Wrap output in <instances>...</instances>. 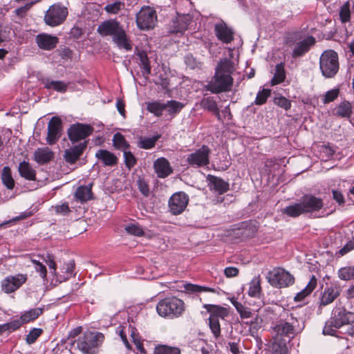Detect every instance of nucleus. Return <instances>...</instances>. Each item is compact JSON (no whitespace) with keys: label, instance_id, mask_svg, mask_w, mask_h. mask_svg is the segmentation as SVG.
<instances>
[{"label":"nucleus","instance_id":"f257e3e1","mask_svg":"<svg viewBox=\"0 0 354 354\" xmlns=\"http://www.w3.org/2000/svg\"><path fill=\"white\" fill-rule=\"evenodd\" d=\"M234 70L232 61L228 59L221 60L217 64L213 78L206 86L207 90L213 93L230 91L233 84L232 74Z\"/></svg>","mask_w":354,"mask_h":354},{"label":"nucleus","instance_id":"f03ea898","mask_svg":"<svg viewBox=\"0 0 354 354\" xmlns=\"http://www.w3.org/2000/svg\"><path fill=\"white\" fill-rule=\"evenodd\" d=\"M97 33L102 37H111L112 41L120 49L127 51L132 50L131 41L123 26L116 19H110L102 22L97 28Z\"/></svg>","mask_w":354,"mask_h":354},{"label":"nucleus","instance_id":"7ed1b4c3","mask_svg":"<svg viewBox=\"0 0 354 354\" xmlns=\"http://www.w3.org/2000/svg\"><path fill=\"white\" fill-rule=\"evenodd\" d=\"M104 340L102 333L87 331L80 336L75 342L77 348L84 354H95Z\"/></svg>","mask_w":354,"mask_h":354},{"label":"nucleus","instance_id":"20e7f679","mask_svg":"<svg viewBox=\"0 0 354 354\" xmlns=\"http://www.w3.org/2000/svg\"><path fill=\"white\" fill-rule=\"evenodd\" d=\"M273 329L277 335L290 337L293 336L297 330H301V328L297 317L289 310H283Z\"/></svg>","mask_w":354,"mask_h":354},{"label":"nucleus","instance_id":"39448f33","mask_svg":"<svg viewBox=\"0 0 354 354\" xmlns=\"http://www.w3.org/2000/svg\"><path fill=\"white\" fill-rule=\"evenodd\" d=\"M156 310L158 315L163 317H178L185 310L184 302L175 297H167L158 303Z\"/></svg>","mask_w":354,"mask_h":354},{"label":"nucleus","instance_id":"423d86ee","mask_svg":"<svg viewBox=\"0 0 354 354\" xmlns=\"http://www.w3.org/2000/svg\"><path fill=\"white\" fill-rule=\"evenodd\" d=\"M209 314V326L213 336L218 339L221 335L220 319H225L229 315L227 308L214 304H204L203 306Z\"/></svg>","mask_w":354,"mask_h":354},{"label":"nucleus","instance_id":"0eeeda50","mask_svg":"<svg viewBox=\"0 0 354 354\" xmlns=\"http://www.w3.org/2000/svg\"><path fill=\"white\" fill-rule=\"evenodd\" d=\"M319 68L325 77H333L339 68L337 53L333 50L324 51L319 58Z\"/></svg>","mask_w":354,"mask_h":354},{"label":"nucleus","instance_id":"6e6552de","mask_svg":"<svg viewBox=\"0 0 354 354\" xmlns=\"http://www.w3.org/2000/svg\"><path fill=\"white\" fill-rule=\"evenodd\" d=\"M266 279L272 286L277 288L289 286L295 282L294 277L281 268H275L269 271Z\"/></svg>","mask_w":354,"mask_h":354},{"label":"nucleus","instance_id":"1a4fd4ad","mask_svg":"<svg viewBox=\"0 0 354 354\" xmlns=\"http://www.w3.org/2000/svg\"><path fill=\"white\" fill-rule=\"evenodd\" d=\"M68 8L62 3H54L50 6L44 15L46 25L55 27L63 24L68 16Z\"/></svg>","mask_w":354,"mask_h":354},{"label":"nucleus","instance_id":"9d476101","mask_svg":"<svg viewBox=\"0 0 354 354\" xmlns=\"http://www.w3.org/2000/svg\"><path fill=\"white\" fill-rule=\"evenodd\" d=\"M136 21L140 30H151L157 23L156 11L149 6H143L137 13Z\"/></svg>","mask_w":354,"mask_h":354},{"label":"nucleus","instance_id":"9b49d317","mask_svg":"<svg viewBox=\"0 0 354 354\" xmlns=\"http://www.w3.org/2000/svg\"><path fill=\"white\" fill-rule=\"evenodd\" d=\"M304 212L315 217L322 216L319 213L324 207V201L322 198L317 197L312 194H306L300 198Z\"/></svg>","mask_w":354,"mask_h":354},{"label":"nucleus","instance_id":"f8f14e48","mask_svg":"<svg viewBox=\"0 0 354 354\" xmlns=\"http://www.w3.org/2000/svg\"><path fill=\"white\" fill-rule=\"evenodd\" d=\"M210 153V149L207 145H203L194 153L188 154L186 161L194 168L206 166L209 163Z\"/></svg>","mask_w":354,"mask_h":354},{"label":"nucleus","instance_id":"ddd939ff","mask_svg":"<svg viewBox=\"0 0 354 354\" xmlns=\"http://www.w3.org/2000/svg\"><path fill=\"white\" fill-rule=\"evenodd\" d=\"M189 201V196L184 192L173 194L169 199L168 207L172 215L182 214L187 207Z\"/></svg>","mask_w":354,"mask_h":354},{"label":"nucleus","instance_id":"4468645a","mask_svg":"<svg viewBox=\"0 0 354 354\" xmlns=\"http://www.w3.org/2000/svg\"><path fill=\"white\" fill-rule=\"evenodd\" d=\"M93 127L90 124L76 123L68 129V136L71 142H77L92 134Z\"/></svg>","mask_w":354,"mask_h":354},{"label":"nucleus","instance_id":"2eb2a0df","mask_svg":"<svg viewBox=\"0 0 354 354\" xmlns=\"http://www.w3.org/2000/svg\"><path fill=\"white\" fill-rule=\"evenodd\" d=\"M27 279V275L24 274L7 276L1 281V290L6 294L12 293L21 287Z\"/></svg>","mask_w":354,"mask_h":354},{"label":"nucleus","instance_id":"dca6fc26","mask_svg":"<svg viewBox=\"0 0 354 354\" xmlns=\"http://www.w3.org/2000/svg\"><path fill=\"white\" fill-rule=\"evenodd\" d=\"M62 120L57 116L52 117L48 124L47 143L50 145L55 144L62 136Z\"/></svg>","mask_w":354,"mask_h":354},{"label":"nucleus","instance_id":"f3484780","mask_svg":"<svg viewBox=\"0 0 354 354\" xmlns=\"http://www.w3.org/2000/svg\"><path fill=\"white\" fill-rule=\"evenodd\" d=\"M331 318L334 320L336 327H342L354 322V313L346 310L344 307L336 306L333 308Z\"/></svg>","mask_w":354,"mask_h":354},{"label":"nucleus","instance_id":"a211bd4d","mask_svg":"<svg viewBox=\"0 0 354 354\" xmlns=\"http://www.w3.org/2000/svg\"><path fill=\"white\" fill-rule=\"evenodd\" d=\"M339 294L340 289L339 287L327 286L324 288L323 292L321 293L319 301L318 302V310L319 313H321L323 307L333 303Z\"/></svg>","mask_w":354,"mask_h":354},{"label":"nucleus","instance_id":"6ab92c4d","mask_svg":"<svg viewBox=\"0 0 354 354\" xmlns=\"http://www.w3.org/2000/svg\"><path fill=\"white\" fill-rule=\"evenodd\" d=\"M214 30L217 39L223 44H230L234 39L233 30L223 21L214 25Z\"/></svg>","mask_w":354,"mask_h":354},{"label":"nucleus","instance_id":"aec40b11","mask_svg":"<svg viewBox=\"0 0 354 354\" xmlns=\"http://www.w3.org/2000/svg\"><path fill=\"white\" fill-rule=\"evenodd\" d=\"M315 38L313 36H308L303 40L297 42L292 50V57L293 58L303 57L315 45Z\"/></svg>","mask_w":354,"mask_h":354},{"label":"nucleus","instance_id":"412c9836","mask_svg":"<svg viewBox=\"0 0 354 354\" xmlns=\"http://www.w3.org/2000/svg\"><path fill=\"white\" fill-rule=\"evenodd\" d=\"M35 42L40 49L51 50L57 46L59 39L56 36L41 33L36 36Z\"/></svg>","mask_w":354,"mask_h":354},{"label":"nucleus","instance_id":"4be33fe9","mask_svg":"<svg viewBox=\"0 0 354 354\" xmlns=\"http://www.w3.org/2000/svg\"><path fill=\"white\" fill-rule=\"evenodd\" d=\"M153 169L160 178H165L173 173L169 160L164 157L158 158L153 162Z\"/></svg>","mask_w":354,"mask_h":354},{"label":"nucleus","instance_id":"5701e85b","mask_svg":"<svg viewBox=\"0 0 354 354\" xmlns=\"http://www.w3.org/2000/svg\"><path fill=\"white\" fill-rule=\"evenodd\" d=\"M86 147L87 142L84 141L65 150L64 155V160L69 164H74L82 156Z\"/></svg>","mask_w":354,"mask_h":354},{"label":"nucleus","instance_id":"b1692460","mask_svg":"<svg viewBox=\"0 0 354 354\" xmlns=\"http://www.w3.org/2000/svg\"><path fill=\"white\" fill-rule=\"evenodd\" d=\"M207 180L209 189L219 194H222L229 189V183L221 178L208 175Z\"/></svg>","mask_w":354,"mask_h":354},{"label":"nucleus","instance_id":"393cba45","mask_svg":"<svg viewBox=\"0 0 354 354\" xmlns=\"http://www.w3.org/2000/svg\"><path fill=\"white\" fill-rule=\"evenodd\" d=\"M53 157L54 153L48 147L38 148L34 152V160L39 165L50 162Z\"/></svg>","mask_w":354,"mask_h":354},{"label":"nucleus","instance_id":"a878e982","mask_svg":"<svg viewBox=\"0 0 354 354\" xmlns=\"http://www.w3.org/2000/svg\"><path fill=\"white\" fill-rule=\"evenodd\" d=\"M191 21L189 15L178 16L176 20L173 21L171 32L173 33H183L188 28Z\"/></svg>","mask_w":354,"mask_h":354},{"label":"nucleus","instance_id":"bb28decb","mask_svg":"<svg viewBox=\"0 0 354 354\" xmlns=\"http://www.w3.org/2000/svg\"><path fill=\"white\" fill-rule=\"evenodd\" d=\"M41 83L48 90H53L59 93H65L68 89V84L63 81L53 80L49 77L41 79Z\"/></svg>","mask_w":354,"mask_h":354},{"label":"nucleus","instance_id":"cd10ccee","mask_svg":"<svg viewBox=\"0 0 354 354\" xmlns=\"http://www.w3.org/2000/svg\"><path fill=\"white\" fill-rule=\"evenodd\" d=\"M92 185L90 184L86 186L78 187L74 194V198L75 201L81 203H85L93 198Z\"/></svg>","mask_w":354,"mask_h":354},{"label":"nucleus","instance_id":"c85d7f7f","mask_svg":"<svg viewBox=\"0 0 354 354\" xmlns=\"http://www.w3.org/2000/svg\"><path fill=\"white\" fill-rule=\"evenodd\" d=\"M95 157L100 160L104 166L113 167L118 163L116 156L106 149H99L95 153Z\"/></svg>","mask_w":354,"mask_h":354},{"label":"nucleus","instance_id":"c756f323","mask_svg":"<svg viewBox=\"0 0 354 354\" xmlns=\"http://www.w3.org/2000/svg\"><path fill=\"white\" fill-rule=\"evenodd\" d=\"M18 171L19 175L27 180H35L36 179V171L30 164L26 160L19 163Z\"/></svg>","mask_w":354,"mask_h":354},{"label":"nucleus","instance_id":"7c9ffc66","mask_svg":"<svg viewBox=\"0 0 354 354\" xmlns=\"http://www.w3.org/2000/svg\"><path fill=\"white\" fill-rule=\"evenodd\" d=\"M201 106L203 109L214 113L218 120H221L220 111L217 103L213 97H207L203 98L201 102Z\"/></svg>","mask_w":354,"mask_h":354},{"label":"nucleus","instance_id":"2f4dec72","mask_svg":"<svg viewBox=\"0 0 354 354\" xmlns=\"http://www.w3.org/2000/svg\"><path fill=\"white\" fill-rule=\"evenodd\" d=\"M353 106L348 101H344L338 104L333 111L336 116L344 118H350L353 113Z\"/></svg>","mask_w":354,"mask_h":354},{"label":"nucleus","instance_id":"473e14b6","mask_svg":"<svg viewBox=\"0 0 354 354\" xmlns=\"http://www.w3.org/2000/svg\"><path fill=\"white\" fill-rule=\"evenodd\" d=\"M282 213L292 218H296L306 214L301 200L298 203H295L283 208Z\"/></svg>","mask_w":354,"mask_h":354},{"label":"nucleus","instance_id":"72a5a7b5","mask_svg":"<svg viewBox=\"0 0 354 354\" xmlns=\"http://www.w3.org/2000/svg\"><path fill=\"white\" fill-rule=\"evenodd\" d=\"M272 354H288L287 341L282 337H277L270 346Z\"/></svg>","mask_w":354,"mask_h":354},{"label":"nucleus","instance_id":"f704fd0d","mask_svg":"<svg viewBox=\"0 0 354 354\" xmlns=\"http://www.w3.org/2000/svg\"><path fill=\"white\" fill-rule=\"evenodd\" d=\"M317 286V279L315 276L313 275L308 281L306 286L299 292H298L295 297V301H301L308 295H309Z\"/></svg>","mask_w":354,"mask_h":354},{"label":"nucleus","instance_id":"c9c22d12","mask_svg":"<svg viewBox=\"0 0 354 354\" xmlns=\"http://www.w3.org/2000/svg\"><path fill=\"white\" fill-rule=\"evenodd\" d=\"M44 308H35L21 313L20 317L24 324L31 322L37 319L44 313Z\"/></svg>","mask_w":354,"mask_h":354},{"label":"nucleus","instance_id":"e433bc0d","mask_svg":"<svg viewBox=\"0 0 354 354\" xmlns=\"http://www.w3.org/2000/svg\"><path fill=\"white\" fill-rule=\"evenodd\" d=\"M1 178L2 183L4 185V186L10 190L13 189L15 187V180L12 176V171L11 169L8 166L3 167L1 174Z\"/></svg>","mask_w":354,"mask_h":354},{"label":"nucleus","instance_id":"4c0bfd02","mask_svg":"<svg viewBox=\"0 0 354 354\" xmlns=\"http://www.w3.org/2000/svg\"><path fill=\"white\" fill-rule=\"evenodd\" d=\"M165 104V110H167L168 114L172 118L175 117L178 113L180 112L185 104L176 100H169Z\"/></svg>","mask_w":354,"mask_h":354},{"label":"nucleus","instance_id":"58836bf2","mask_svg":"<svg viewBox=\"0 0 354 354\" xmlns=\"http://www.w3.org/2000/svg\"><path fill=\"white\" fill-rule=\"evenodd\" d=\"M286 79V71L284 64L280 63L276 65L275 72L272 79L271 80V85L275 86L283 82Z\"/></svg>","mask_w":354,"mask_h":354},{"label":"nucleus","instance_id":"ea45409f","mask_svg":"<svg viewBox=\"0 0 354 354\" xmlns=\"http://www.w3.org/2000/svg\"><path fill=\"white\" fill-rule=\"evenodd\" d=\"M74 268L75 265L73 262L65 264L63 268L64 270H62V274L57 272L55 278L56 281L61 283L68 279L73 275Z\"/></svg>","mask_w":354,"mask_h":354},{"label":"nucleus","instance_id":"a19ab883","mask_svg":"<svg viewBox=\"0 0 354 354\" xmlns=\"http://www.w3.org/2000/svg\"><path fill=\"white\" fill-rule=\"evenodd\" d=\"M147 110L153 113L156 116L160 117L162 115V111L165 110V104L159 101L148 102L147 104Z\"/></svg>","mask_w":354,"mask_h":354},{"label":"nucleus","instance_id":"79ce46f5","mask_svg":"<svg viewBox=\"0 0 354 354\" xmlns=\"http://www.w3.org/2000/svg\"><path fill=\"white\" fill-rule=\"evenodd\" d=\"M160 138V135L154 136L151 138H140L138 146L140 149H149L155 147L156 142Z\"/></svg>","mask_w":354,"mask_h":354},{"label":"nucleus","instance_id":"37998d69","mask_svg":"<svg viewBox=\"0 0 354 354\" xmlns=\"http://www.w3.org/2000/svg\"><path fill=\"white\" fill-rule=\"evenodd\" d=\"M113 144L115 149L124 151L130 147L124 136L120 133H116L113 138Z\"/></svg>","mask_w":354,"mask_h":354},{"label":"nucleus","instance_id":"c03bdc74","mask_svg":"<svg viewBox=\"0 0 354 354\" xmlns=\"http://www.w3.org/2000/svg\"><path fill=\"white\" fill-rule=\"evenodd\" d=\"M261 292L260 277H254L250 283L248 295L253 297H259Z\"/></svg>","mask_w":354,"mask_h":354},{"label":"nucleus","instance_id":"a18cd8bd","mask_svg":"<svg viewBox=\"0 0 354 354\" xmlns=\"http://www.w3.org/2000/svg\"><path fill=\"white\" fill-rule=\"evenodd\" d=\"M125 4L121 1H116L112 3H108L104 8V10L108 14L117 15L120 10L124 8Z\"/></svg>","mask_w":354,"mask_h":354},{"label":"nucleus","instance_id":"49530a36","mask_svg":"<svg viewBox=\"0 0 354 354\" xmlns=\"http://www.w3.org/2000/svg\"><path fill=\"white\" fill-rule=\"evenodd\" d=\"M338 277L344 281H348L354 279V265L341 268L338 270Z\"/></svg>","mask_w":354,"mask_h":354},{"label":"nucleus","instance_id":"de8ad7c7","mask_svg":"<svg viewBox=\"0 0 354 354\" xmlns=\"http://www.w3.org/2000/svg\"><path fill=\"white\" fill-rule=\"evenodd\" d=\"M185 290L188 292H216V290L212 288L201 286L192 283H186L184 285Z\"/></svg>","mask_w":354,"mask_h":354},{"label":"nucleus","instance_id":"09e8293b","mask_svg":"<svg viewBox=\"0 0 354 354\" xmlns=\"http://www.w3.org/2000/svg\"><path fill=\"white\" fill-rule=\"evenodd\" d=\"M140 59V65L142 69L144 75H148L151 73V66L149 60L145 53L141 52L138 54Z\"/></svg>","mask_w":354,"mask_h":354},{"label":"nucleus","instance_id":"8fccbe9b","mask_svg":"<svg viewBox=\"0 0 354 354\" xmlns=\"http://www.w3.org/2000/svg\"><path fill=\"white\" fill-rule=\"evenodd\" d=\"M124 230L128 234L133 236H142L144 235V230L142 227L136 223H132L127 225Z\"/></svg>","mask_w":354,"mask_h":354},{"label":"nucleus","instance_id":"3c124183","mask_svg":"<svg viewBox=\"0 0 354 354\" xmlns=\"http://www.w3.org/2000/svg\"><path fill=\"white\" fill-rule=\"evenodd\" d=\"M155 354H180V351L176 347L166 345H159L155 348Z\"/></svg>","mask_w":354,"mask_h":354},{"label":"nucleus","instance_id":"603ef678","mask_svg":"<svg viewBox=\"0 0 354 354\" xmlns=\"http://www.w3.org/2000/svg\"><path fill=\"white\" fill-rule=\"evenodd\" d=\"M24 324L21 317H18L17 319H13L10 322L3 324L1 325V327L6 330H16L19 329Z\"/></svg>","mask_w":354,"mask_h":354},{"label":"nucleus","instance_id":"864d4df0","mask_svg":"<svg viewBox=\"0 0 354 354\" xmlns=\"http://www.w3.org/2000/svg\"><path fill=\"white\" fill-rule=\"evenodd\" d=\"M270 94L271 90L268 88H263L259 91L254 100L255 104L262 105L265 104Z\"/></svg>","mask_w":354,"mask_h":354},{"label":"nucleus","instance_id":"5fc2aeb1","mask_svg":"<svg viewBox=\"0 0 354 354\" xmlns=\"http://www.w3.org/2000/svg\"><path fill=\"white\" fill-rule=\"evenodd\" d=\"M337 328H339V327H336V324L334 320L330 318L325 324V326L323 328V334L335 336L336 335V330Z\"/></svg>","mask_w":354,"mask_h":354},{"label":"nucleus","instance_id":"6e6d98bb","mask_svg":"<svg viewBox=\"0 0 354 354\" xmlns=\"http://www.w3.org/2000/svg\"><path fill=\"white\" fill-rule=\"evenodd\" d=\"M43 330L39 328H33L26 335V342L28 344H32L42 334Z\"/></svg>","mask_w":354,"mask_h":354},{"label":"nucleus","instance_id":"4d7b16f0","mask_svg":"<svg viewBox=\"0 0 354 354\" xmlns=\"http://www.w3.org/2000/svg\"><path fill=\"white\" fill-rule=\"evenodd\" d=\"M123 156L124 158V164L129 169H131L136 165L137 159L131 151H127V149L124 150L123 151Z\"/></svg>","mask_w":354,"mask_h":354},{"label":"nucleus","instance_id":"13d9d810","mask_svg":"<svg viewBox=\"0 0 354 354\" xmlns=\"http://www.w3.org/2000/svg\"><path fill=\"white\" fill-rule=\"evenodd\" d=\"M274 103L278 106L288 110L291 107V102L283 96H278L274 98Z\"/></svg>","mask_w":354,"mask_h":354},{"label":"nucleus","instance_id":"bf43d9fd","mask_svg":"<svg viewBox=\"0 0 354 354\" xmlns=\"http://www.w3.org/2000/svg\"><path fill=\"white\" fill-rule=\"evenodd\" d=\"M338 95L339 90L337 88H334L327 91L323 100L324 104H328L333 102L338 97Z\"/></svg>","mask_w":354,"mask_h":354},{"label":"nucleus","instance_id":"052dcab7","mask_svg":"<svg viewBox=\"0 0 354 354\" xmlns=\"http://www.w3.org/2000/svg\"><path fill=\"white\" fill-rule=\"evenodd\" d=\"M137 185L140 192L145 196H148L149 194V188L148 183L142 178L139 177L137 180Z\"/></svg>","mask_w":354,"mask_h":354},{"label":"nucleus","instance_id":"680f3d73","mask_svg":"<svg viewBox=\"0 0 354 354\" xmlns=\"http://www.w3.org/2000/svg\"><path fill=\"white\" fill-rule=\"evenodd\" d=\"M54 208L56 214L63 216L67 215L71 212L68 203H64L62 205H57Z\"/></svg>","mask_w":354,"mask_h":354},{"label":"nucleus","instance_id":"e2e57ef3","mask_svg":"<svg viewBox=\"0 0 354 354\" xmlns=\"http://www.w3.org/2000/svg\"><path fill=\"white\" fill-rule=\"evenodd\" d=\"M241 227L237 232H257V227L254 222H245L241 224Z\"/></svg>","mask_w":354,"mask_h":354},{"label":"nucleus","instance_id":"0e129e2a","mask_svg":"<svg viewBox=\"0 0 354 354\" xmlns=\"http://www.w3.org/2000/svg\"><path fill=\"white\" fill-rule=\"evenodd\" d=\"M185 62L187 67L191 69H194L198 66L200 64L196 58L191 54H188L185 57Z\"/></svg>","mask_w":354,"mask_h":354},{"label":"nucleus","instance_id":"69168bd1","mask_svg":"<svg viewBox=\"0 0 354 354\" xmlns=\"http://www.w3.org/2000/svg\"><path fill=\"white\" fill-rule=\"evenodd\" d=\"M32 263L35 265V268L37 272H39V274L42 279H45L47 274V270L44 265L40 263L39 261L32 260Z\"/></svg>","mask_w":354,"mask_h":354},{"label":"nucleus","instance_id":"338daca9","mask_svg":"<svg viewBox=\"0 0 354 354\" xmlns=\"http://www.w3.org/2000/svg\"><path fill=\"white\" fill-rule=\"evenodd\" d=\"M354 249V240L349 241L346 243V245L341 248L337 252V254H339V256H344L352 250Z\"/></svg>","mask_w":354,"mask_h":354},{"label":"nucleus","instance_id":"774afa93","mask_svg":"<svg viewBox=\"0 0 354 354\" xmlns=\"http://www.w3.org/2000/svg\"><path fill=\"white\" fill-rule=\"evenodd\" d=\"M225 346L227 350L230 351L232 354H240L241 353L239 343L230 342Z\"/></svg>","mask_w":354,"mask_h":354}]
</instances>
